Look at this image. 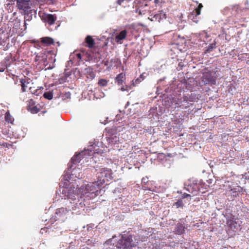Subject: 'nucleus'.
Returning <instances> with one entry per match:
<instances>
[{
	"label": "nucleus",
	"instance_id": "f257e3e1",
	"mask_svg": "<svg viewBox=\"0 0 249 249\" xmlns=\"http://www.w3.org/2000/svg\"><path fill=\"white\" fill-rule=\"evenodd\" d=\"M60 197L62 199H68L69 202L66 204L67 208H61L57 209L55 215L50 219L51 223L59 220L64 221L66 218V214L69 211H75V213H80L81 209L84 210L87 202L86 199L81 196L77 188L73 184H70L68 187H63L59 190ZM56 196L59 195L56 193Z\"/></svg>",
	"mask_w": 249,
	"mask_h": 249
},
{
	"label": "nucleus",
	"instance_id": "b1692460",
	"mask_svg": "<svg viewBox=\"0 0 249 249\" xmlns=\"http://www.w3.org/2000/svg\"><path fill=\"white\" fill-rule=\"evenodd\" d=\"M115 80L118 84H121L125 80V75L123 73H120L117 75Z\"/></svg>",
	"mask_w": 249,
	"mask_h": 249
},
{
	"label": "nucleus",
	"instance_id": "4c0bfd02",
	"mask_svg": "<svg viewBox=\"0 0 249 249\" xmlns=\"http://www.w3.org/2000/svg\"><path fill=\"white\" fill-rule=\"evenodd\" d=\"M71 93L70 92H66L65 94V98L67 99H69L71 98Z\"/></svg>",
	"mask_w": 249,
	"mask_h": 249
},
{
	"label": "nucleus",
	"instance_id": "e433bc0d",
	"mask_svg": "<svg viewBox=\"0 0 249 249\" xmlns=\"http://www.w3.org/2000/svg\"><path fill=\"white\" fill-rule=\"evenodd\" d=\"M148 182V178L147 177L143 178L142 179V183L145 184Z\"/></svg>",
	"mask_w": 249,
	"mask_h": 249
},
{
	"label": "nucleus",
	"instance_id": "423d86ee",
	"mask_svg": "<svg viewBox=\"0 0 249 249\" xmlns=\"http://www.w3.org/2000/svg\"><path fill=\"white\" fill-rule=\"evenodd\" d=\"M17 2V7L25 13H28L30 11L31 4L30 0H15Z\"/></svg>",
	"mask_w": 249,
	"mask_h": 249
},
{
	"label": "nucleus",
	"instance_id": "cd10ccee",
	"mask_svg": "<svg viewBox=\"0 0 249 249\" xmlns=\"http://www.w3.org/2000/svg\"><path fill=\"white\" fill-rule=\"evenodd\" d=\"M5 121L8 123H12L13 121L12 116L10 115L8 111L6 112L5 113Z\"/></svg>",
	"mask_w": 249,
	"mask_h": 249
},
{
	"label": "nucleus",
	"instance_id": "f03ea898",
	"mask_svg": "<svg viewBox=\"0 0 249 249\" xmlns=\"http://www.w3.org/2000/svg\"><path fill=\"white\" fill-rule=\"evenodd\" d=\"M96 172L97 180L84 184L78 189V192L81 194L86 199H92L99 195L100 187L112 179V173L111 169L99 167L95 169Z\"/></svg>",
	"mask_w": 249,
	"mask_h": 249
},
{
	"label": "nucleus",
	"instance_id": "a19ab883",
	"mask_svg": "<svg viewBox=\"0 0 249 249\" xmlns=\"http://www.w3.org/2000/svg\"><path fill=\"white\" fill-rule=\"evenodd\" d=\"M76 56L80 60L81 59V58H82L81 54L80 53H77L76 54Z\"/></svg>",
	"mask_w": 249,
	"mask_h": 249
},
{
	"label": "nucleus",
	"instance_id": "6e6552de",
	"mask_svg": "<svg viewBox=\"0 0 249 249\" xmlns=\"http://www.w3.org/2000/svg\"><path fill=\"white\" fill-rule=\"evenodd\" d=\"M51 53V51H47L45 50H43L40 53H38L35 58V60L36 61H42L44 64L47 62L48 54Z\"/></svg>",
	"mask_w": 249,
	"mask_h": 249
},
{
	"label": "nucleus",
	"instance_id": "8fccbe9b",
	"mask_svg": "<svg viewBox=\"0 0 249 249\" xmlns=\"http://www.w3.org/2000/svg\"><path fill=\"white\" fill-rule=\"evenodd\" d=\"M121 90H122V91H124V88H121Z\"/></svg>",
	"mask_w": 249,
	"mask_h": 249
},
{
	"label": "nucleus",
	"instance_id": "9d476101",
	"mask_svg": "<svg viewBox=\"0 0 249 249\" xmlns=\"http://www.w3.org/2000/svg\"><path fill=\"white\" fill-rule=\"evenodd\" d=\"M135 7V12L138 13L140 15H144L147 10V4L146 3L136 4Z\"/></svg>",
	"mask_w": 249,
	"mask_h": 249
},
{
	"label": "nucleus",
	"instance_id": "a878e982",
	"mask_svg": "<svg viewBox=\"0 0 249 249\" xmlns=\"http://www.w3.org/2000/svg\"><path fill=\"white\" fill-rule=\"evenodd\" d=\"M7 67V64L6 60L5 59L4 61H1L0 63V72L4 71Z\"/></svg>",
	"mask_w": 249,
	"mask_h": 249
},
{
	"label": "nucleus",
	"instance_id": "5701e85b",
	"mask_svg": "<svg viewBox=\"0 0 249 249\" xmlns=\"http://www.w3.org/2000/svg\"><path fill=\"white\" fill-rule=\"evenodd\" d=\"M184 231V226L181 223H178L177 225L175 232L178 234H181Z\"/></svg>",
	"mask_w": 249,
	"mask_h": 249
},
{
	"label": "nucleus",
	"instance_id": "49530a36",
	"mask_svg": "<svg viewBox=\"0 0 249 249\" xmlns=\"http://www.w3.org/2000/svg\"><path fill=\"white\" fill-rule=\"evenodd\" d=\"M45 230H46V229H41L40 231H41L42 233H43V232L44 231H45Z\"/></svg>",
	"mask_w": 249,
	"mask_h": 249
},
{
	"label": "nucleus",
	"instance_id": "72a5a7b5",
	"mask_svg": "<svg viewBox=\"0 0 249 249\" xmlns=\"http://www.w3.org/2000/svg\"><path fill=\"white\" fill-rule=\"evenodd\" d=\"M124 127L122 126H114L112 127V131H115L116 132H120L121 131H123Z\"/></svg>",
	"mask_w": 249,
	"mask_h": 249
},
{
	"label": "nucleus",
	"instance_id": "f8f14e48",
	"mask_svg": "<svg viewBox=\"0 0 249 249\" xmlns=\"http://www.w3.org/2000/svg\"><path fill=\"white\" fill-rule=\"evenodd\" d=\"M127 32L126 30H123L118 34H116L115 36V41L118 43L121 44L123 43V40H124L127 36Z\"/></svg>",
	"mask_w": 249,
	"mask_h": 249
},
{
	"label": "nucleus",
	"instance_id": "412c9836",
	"mask_svg": "<svg viewBox=\"0 0 249 249\" xmlns=\"http://www.w3.org/2000/svg\"><path fill=\"white\" fill-rule=\"evenodd\" d=\"M41 42L44 44L49 45L54 43L53 39L50 37H44L41 38Z\"/></svg>",
	"mask_w": 249,
	"mask_h": 249
},
{
	"label": "nucleus",
	"instance_id": "39448f33",
	"mask_svg": "<svg viewBox=\"0 0 249 249\" xmlns=\"http://www.w3.org/2000/svg\"><path fill=\"white\" fill-rule=\"evenodd\" d=\"M215 72L210 71L208 69L205 70L203 73L202 81L204 84L215 85L216 84Z\"/></svg>",
	"mask_w": 249,
	"mask_h": 249
},
{
	"label": "nucleus",
	"instance_id": "4468645a",
	"mask_svg": "<svg viewBox=\"0 0 249 249\" xmlns=\"http://www.w3.org/2000/svg\"><path fill=\"white\" fill-rule=\"evenodd\" d=\"M119 135V134L117 135V133H114L107 137V141L108 142V144L112 145L120 142Z\"/></svg>",
	"mask_w": 249,
	"mask_h": 249
},
{
	"label": "nucleus",
	"instance_id": "1a4fd4ad",
	"mask_svg": "<svg viewBox=\"0 0 249 249\" xmlns=\"http://www.w3.org/2000/svg\"><path fill=\"white\" fill-rule=\"evenodd\" d=\"M173 103H175L176 105L175 108L180 107L181 109H185L186 108L188 102L185 99V96L179 99H177L173 101Z\"/></svg>",
	"mask_w": 249,
	"mask_h": 249
},
{
	"label": "nucleus",
	"instance_id": "ea45409f",
	"mask_svg": "<svg viewBox=\"0 0 249 249\" xmlns=\"http://www.w3.org/2000/svg\"><path fill=\"white\" fill-rule=\"evenodd\" d=\"M196 15H200V9H199V8H196Z\"/></svg>",
	"mask_w": 249,
	"mask_h": 249
},
{
	"label": "nucleus",
	"instance_id": "ddd939ff",
	"mask_svg": "<svg viewBox=\"0 0 249 249\" xmlns=\"http://www.w3.org/2000/svg\"><path fill=\"white\" fill-rule=\"evenodd\" d=\"M166 18V15L165 12L163 10H161L159 11L158 13L155 14L150 19L151 21H157L158 22H160Z\"/></svg>",
	"mask_w": 249,
	"mask_h": 249
},
{
	"label": "nucleus",
	"instance_id": "4be33fe9",
	"mask_svg": "<svg viewBox=\"0 0 249 249\" xmlns=\"http://www.w3.org/2000/svg\"><path fill=\"white\" fill-rule=\"evenodd\" d=\"M43 89V88H42L35 89V88L32 87H29L30 92L32 94H34L36 96L40 95L41 94V91H42V89Z\"/></svg>",
	"mask_w": 249,
	"mask_h": 249
},
{
	"label": "nucleus",
	"instance_id": "f704fd0d",
	"mask_svg": "<svg viewBox=\"0 0 249 249\" xmlns=\"http://www.w3.org/2000/svg\"><path fill=\"white\" fill-rule=\"evenodd\" d=\"M142 75H140L139 78H137L135 81H133V85L135 86L139 84L142 81Z\"/></svg>",
	"mask_w": 249,
	"mask_h": 249
},
{
	"label": "nucleus",
	"instance_id": "2eb2a0df",
	"mask_svg": "<svg viewBox=\"0 0 249 249\" xmlns=\"http://www.w3.org/2000/svg\"><path fill=\"white\" fill-rule=\"evenodd\" d=\"M83 72L87 75V78L93 79L95 76L93 69L91 67H86L84 69Z\"/></svg>",
	"mask_w": 249,
	"mask_h": 249
},
{
	"label": "nucleus",
	"instance_id": "79ce46f5",
	"mask_svg": "<svg viewBox=\"0 0 249 249\" xmlns=\"http://www.w3.org/2000/svg\"><path fill=\"white\" fill-rule=\"evenodd\" d=\"M184 65L181 63H179L178 64V67H179V70L182 69V67H183Z\"/></svg>",
	"mask_w": 249,
	"mask_h": 249
},
{
	"label": "nucleus",
	"instance_id": "dca6fc26",
	"mask_svg": "<svg viewBox=\"0 0 249 249\" xmlns=\"http://www.w3.org/2000/svg\"><path fill=\"white\" fill-rule=\"evenodd\" d=\"M21 86L22 87L21 90L22 92L26 91V88L28 87H30L31 84H33V83H31L30 80L29 79H27L26 78L21 79H20Z\"/></svg>",
	"mask_w": 249,
	"mask_h": 249
},
{
	"label": "nucleus",
	"instance_id": "de8ad7c7",
	"mask_svg": "<svg viewBox=\"0 0 249 249\" xmlns=\"http://www.w3.org/2000/svg\"><path fill=\"white\" fill-rule=\"evenodd\" d=\"M164 79H165V78H163V79H160L159 81V82H160V81H161L163 80Z\"/></svg>",
	"mask_w": 249,
	"mask_h": 249
},
{
	"label": "nucleus",
	"instance_id": "2f4dec72",
	"mask_svg": "<svg viewBox=\"0 0 249 249\" xmlns=\"http://www.w3.org/2000/svg\"><path fill=\"white\" fill-rule=\"evenodd\" d=\"M43 96L46 99H47L48 100H51L53 99V95L52 92H47L44 93Z\"/></svg>",
	"mask_w": 249,
	"mask_h": 249
},
{
	"label": "nucleus",
	"instance_id": "473e14b6",
	"mask_svg": "<svg viewBox=\"0 0 249 249\" xmlns=\"http://www.w3.org/2000/svg\"><path fill=\"white\" fill-rule=\"evenodd\" d=\"M199 35L200 36V37L201 39H204V41H205V40H204L205 38H207V37H209L208 35L205 31H203L202 32L200 33Z\"/></svg>",
	"mask_w": 249,
	"mask_h": 249
},
{
	"label": "nucleus",
	"instance_id": "20e7f679",
	"mask_svg": "<svg viewBox=\"0 0 249 249\" xmlns=\"http://www.w3.org/2000/svg\"><path fill=\"white\" fill-rule=\"evenodd\" d=\"M72 165H69L67 171H65L63 179L67 181L75 180L76 178L80 179L82 178L83 174L79 168H72Z\"/></svg>",
	"mask_w": 249,
	"mask_h": 249
},
{
	"label": "nucleus",
	"instance_id": "37998d69",
	"mask_svg": "<svg viewBox=\"0 0 249 249\" xmlns=\"http://www.w3.org/2000/svg\"><path fill=\"white\" fill-rule=\"evenodd\" d=\"M142 188L144 190H150V189H148L147 187H146V186H142Z\"/></svg>",
	"mask_w": 249,
	"mask_h": 249
},
{
	"label": "nucleus",
	"instance_id": "f3484780",
	"mask_svg": "<svg viewBox=\"0 0 249 249\" xmlns=\"http://www.w3.org/2000/svg\"><path fill=\"white\" fill-rule=\"evenodd\" d=\"M243 191V188L240 186H236L235 188L231 189L230 190V194L233 197H237L239 196V194L241 193Z\"/></svg>",
	"mask_w": 249,
	"mask_h": 249
},
{
	"label": "nucleus",
	"instance_id": "aec40b11",
	"mask_svg": "<svg viewBox=\"0 0 249 249\" xmlns=\"http://www.w3.org/2000/svg\"><path fill=\"white\" fill-rule=\"evenodd\" d=\"M85 42L88 44V47L89 48H93L95 44L94 40L90 36H88L86 37Z\"/></svg>",
	"mask_w": 249,
	"mask_h": 249
},
{
	"label": "nucleus",
	"instance_id": "bb28decb",
	"mask_svg": "<svg viewBox=\"0 0 249 249\" xmlns=\"http://www.w3.org/2000/svg\"><path fill=\"white\" fill-rule=\"evenodd\" d=\"M108 81L105 79H100L98 81V84L101 87H106L107 85Z\"/></svg>",
	"mask_w": 249,
	"mask_h": 249
},
{
	"label": "nucleus",
	"instance_id": "58836bf2",
	"mask_svg": "<svg viewBox=\"0 0 249 249\" xmlns=\"http://www.w3.org/2000/svg\"><path fill=\"white\" fill-rule=\"evenodd\" d=\"M191 196L189 195V194H183L182 195V198H187L188 197H190Z\"/></svg>",
	"mask_w": 249,
	"mask_h": 249
},
{
	"label": "nucleus",
	"instance_id": "7ed1b4c3",
	"mask_svg": "<svg viewBox=\"0 0 249 249\" xmlns=\"http://www.w3.org/2000/svg\"><path fill=\"white\" fill-rule=\"evenodd\" d=\"M102 145L101 142H98L97 144L93 143L88 146V148L85 149L84 151H81L78 154L74 155L71 159V162L68 164V166L72 165V164H76L79 163L82 160L85 158H88V157L93 156L94 154L97 153H102L103 150L100 149L99 147Z\"/></svg>",
	"mask_w": 249,
	"mask_h": 249
},
{
	"label": "nucleus",
	"instance_id": "7c9ffc66",
	"mask_svg": "<svg viewBox=\"0 0 249 249\" xmlns=\"http://www.w3.org/2000/svg\"><path fill=\"white\" fill-rule=\"evenodd\" d=\"M25 13V17H24V24L25 26H26V21H30L32 18V15H30L29 13Z\"/></svg>",
	"mask_w": 249,
	"mask_h": 249
},
{
	"label": "nucleus",
	"instance_id": "6ab92c4d",
	"mask_svg": "<svg viewBox=\"0 0 249 249\" xmlns=\"http://www.w3.org/2000/svg\"><path fill=\"white\" fill-rule=\"evenodd\" d=\"M185 99H186L188 104L189 102H194L196 101L198 99V96L195 93H191L185 95Z\"/></svg>",
	"mask_w": 249,
	"mask_h": 249
},
{
	"label": "nucleus",
	"instance_id": "c03bdc74",
	"mask_svg": "<svg viewBox=\"0 0 249 249\" xmlns=\"http://www.w3.org/2000/svg\"><path fill=\"white\" fill-rule=\"evenodd\" d=\"M53 67H54V65H53V66H50L48 68V69H53Z\"/></svg>",
	"mask_w": 249,
	"mask_h": 249
},
{
	"label": "nucleus",
	"instance_id": "a18cd8bd",
	"mask_svg": "<svg viewBox=\"0 0 249 249\" xmlns=\"http://www.w3.org/2000/svg\"><path fill=\"white\" fill-rule=\"evenodd\" d=\"M202 7V4H200L198 5V7H197V8H199V9H201V8Z\"/></svg>",
	"mask_w": 249,
	"mask_h": 249
},
{
	"label": "nucleus",
	"instance_id": "a211bd4d",
	"mask_svg": "<svg viewBox=\"0 0 249 249\" xmlns=\"http://www.w3.org/2000/svg\"><path fill=\"white\" fill-rule=\"evenodd\" d=\"M241 12L242 11L237 6H234L232 8L231 14L236 17L238 19H240L242 16Z\"/></svg>",
	"mask_w": 249,
	"mask_h": 249
},
{
	"label": "nucleus",
	"instance_id": "c85d7f7f",
	"mask_svg": "<svg viewBox=\"0 0 249 249\" xmlns=\"http://www.w3.org/2000/svg\"><path fill=\"white\" fill-rule=\"evenodd\" d=\"M98 91L99 93L96 92L94 93V97L97 99H100L104 97L105 96V93L102 91H100L99 89H98Z\"/></svg>",
	"mask_w": 249,
	"mask_h": 249
},
{
	"label": "nucleus",
	"instance_id": "c756f323",
	"mask_svg": "<svg viewBox=\"0 0 249 249\" xmlns=\"http://www.w3.org/2000/svg\"><path fill=\"white\" fill-rule=\"evenodd\" d=\"M173 205L175 206L176 208H179L183 206V203L181 199H178Z\"/></svg>",
	"mask_w": 249,
	"mask_h": 249
},
{
	"label": "nucleus",
	"instance_id": "0eeeda50",
	"mask_svg": "<svg viewBox=\"0 0 249 249\" xmlns=\"http://www.w3.org/2000/svg\"><path fill=\"white\" fill-rule=\"evenodd\" d=\"M40 17L44 22L48 23L50 25L53 24L56 19V17L55 15L46 13L40 14Z\"/></svg>",
	"mask_w": 249,
	"mask_h": 249
},
{
	"label": "nucleus",
	"instance_id": "9b49d317",
	"mask_svg": "<svg viewBox=\"0 0 249 249\" xmlns=\"http://www.w3.org/2000/svg\"><path fill=\"white\" fill-rule=\"evenodd\" d=\"M228 230H231L233 232H237L240 229V225L235 221L228 220L227 222Z\"/></svg>",
	"mask_w": 249,
	"mask_h": 249
},
{
	"label": "nucleus",
	"instance_id": "09e8293b",
	"mask_svg": "<svg viewBox=\"0 0 249 249\" xmlns=\"http://www.w3.org/2000/svg\"><path fill=\"white\" fill-rule=\"evenodd\" d=\"M9 2H12L13 0H7Z\"/></svg>",
	"mask_w": 249,
	"mask_h": 249
},
{
	"label": "nucleus",
	"instance_id": "393cba45",
	"mask_svg": "<svg viewBox=\"0 0 249 249\" xmlns=\"http://www.w3.org/2000/svg\"><path fill=\"white\" fill-rule=\"evenodd\" d=\"M216 47V42L214 40L213 42L210 44L205 51V53H209Z\"/></svg>",
	"mask_w": 249,
	"mask_h": 249
},
{
	"label": "nucleus",
	"instance_id": "3c124183",
	"mask_svg": "<svg viewBox=\"0 0 249 249\" xmlns=\"http://www.w3.org/2000/svg\"><path fill=\"white\" fill-rule=\"evenodd\" d=\"M2 118V116L0 115V120Z\"/></svg>",
	"mask_w": 249,
	"mask_h": 249
},
{
	"label": "nucleus",
	"instance_id": "c9c22d12",
	"mask_svg": "<svg viewBox=\"0 0 249 249\" xmlns=\"http://www.w3.org/2000/svg\"><path fill=\"white\" fill-rule=\"evenodd\" d=\"M30 111L32 113H37L38 112L39 109L36 107L34 106L31 108Z\"/></svg>",
	"mask_w": 249,
	"mask_h": 249
},
{
	"label": "nucleus",
	"instance_id": "603ef678",
	"mask_svg": "<svg viewBox=\"0 0 249 249\" xmlns=\"http://www.w3.org/2000/svg\"><path fill=\"white\" fill-rule=\"evenodd\" d=\"M229 8H227L226 9H225V10H226L227 9H229Z\"/></svg>",
	"mask_w": 249,
	"mask_h": 249
}]
</instances>
